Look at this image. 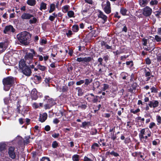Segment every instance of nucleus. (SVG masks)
Masks as SVG:
<instances>
[{
  "label": "nucleus",
  "mask_w": 161,
  "mask_h": 161,
  "mask_svg": "<svg viewBox=\"0 0 161 161\" xmlns=\"http://www.w3.org/2000/svg\"><path fill=\"white\" fill-rule=\"evenodd\" d=\"M32 34L27 31L22 32L17 35L18 41L22 45H28L30 43Z\"/></svg>",
  "instance_id": "f257e3e1"
},
{
  "label": "nucleus",
  "mask_w": 161,
  "mask_h": 161,
  "mask_svg": "<svg viewBox=\"0 0 161 161\" xmlns=\"http://www.w3.org/2000/svg\"><path fill=\"white\" fill-rule=\"evenodd\" d=\"M2 82L4 89L6 91H8L14 83V77L10 76L4 78Z\"/></svg>",
  "instance_id": "f03ea898"
},
{
  "label": "nucleus",
  "mask_w": 161,
  "mask_h": 161,
  "mask_svg": "<svg viewBox=\"0 0 161 161\" xmlns=\"http://www.w3.org/2000/svg\"><path fill=\"white\" fill-rule=\"evenodd\" d=\"M43 101L47 103L44 105V108L46 109H50L56 104L55 100L48 96L44 97Z\"/></svg>",
  "instance_id": "7ed1b4c3"
},
{
  "label": "nucleus",
  "mask_w": 161,
  "mask_h": 161,
  "mask_svg": "<svg viewBox=\"0 0 161 161\" xmlns=\"http://www.w3.org/2000/svg\"><path fill=\"white\" fill-rule=\"evenodd\" d=\"M30 50L31 53H26L24 56L25 60L28 64L31 63L33 62L34 56L37 54L34 49H30Z\"/></svg>",
  "instance_id": "20e7f679"
},
{
  "label": "nucleus",
  "mask_w": 161,
  "mask_h": 161,
  "mask_svg": "<svg viewBox=\"0 0 161 161\" xmlns=\"http://www.w3.org/2000/svg\"><path fill=\"white\" fill-rule=\"evenodd\" d=\"M86 96H87L86 99L90 103H96L98 101V96H95L92 93H88L87 95H86Z\"/></svg>",
  "instance_id": "39448f33"
},
{
  "label": "nucleus",
  "mask_w": 161,
  "mask_h": 161,
  "mask_svg": "<svg viewBox=\"0 0 161 161\" xmlns=\"http://www.w3.org/2000/svg\"><path fill=\"white\" fill-rule=\"evenodd\" d=\"M92 59V58L90 57L84 58H78L76 61L79 62H81L83 64H85L86 65H88L89 63L91 62Z\"/></svg>",
  "instance_id": "423d86ee"
},
{
  "label": "nucleus",
  "mask_w": 161,
  "mask_h": 161,
  "mask_svg": "<svg viewBox=\"0 0 161 161\" xmlns=\"http://www.w3.org/2000/svg\"><path fill=\"white\" fill-rule=\"evenodd\" d=\"M15 31V29L13 26L11 25H9L5 27L3 32L4 34H9L11 32L14 33Z\"/></svg>",
  "instance_id": "0eeeda50"
},
{
  "label": "nucleus",
  "mask_w": 161,
  "mask_h": 161,
  "mask_svg": "<svg viewBox=\"0 0 161 161\" xmlns=\"http://www.w3.org/2000/svg\"><path fill=\"white\" fill-rule=\"evenodd\" d=\"M15 149V147L12 146H10L8 149V153L9 156L13 159H15L16 158Z\"/></svg>",
  "instance_id": "6e6552de"
},
{
  "label": "nucleus",
  "mask_w": 161,
  "mask_h": 161,
  "mask_svg": "<svg viewBox=\"0 0 161 161\" xmlns=\"http://www.w3.org/2000/svg\"><path fill=\"white\" fill-rule=\"evenodd\" d=\"M102 7L104 8V12L107 14H109L111 12V8L110 7V2L108 1H107L106 3L104 6L102 5Z\"/></svg>",
  "instance_id": "1a4fd4ad"
},
{
  "label": "nucleus",
  "mask_w": 161,
  "mask_h": 161,
  "mask_svg": "<svg viewBox=\"0 0 161 161\" xmlns=\"http://www.w3.org/2000/svg\"><path fill=\"white\" fill-rule=\"evenodd\" d=\"M23 73L26 76H30L31 75V70L28 66H25V68L21 69Z\"/></svg>",
  "instance_id": "9d476101"
},
{
  "label": "nucleus",
  "mask_w": 161,
  "mask_h": 161,
  "mask_svg": "<svg viewBox=\"0 0 161 161\" xmlns=\"http://www.w3.org/2000/svg\"><path fill=\"white\" fill-rule=\"evenodd\" d=\"M33 15L29 13H24L21 16V18L23 20L30 19L31 17H33Z\"/></svg>",
  "instance_id": "9b49d317"
},
{
  "label": "nucleus",
  "mask_w": 161,
  "mask_h": 161,
  "mask_svg": "<svg viewBox=\"0 0 161 161\" xmlns=\"http://www.w3.org/2000/svg\"><path fill=\"white\" fill-rule=\"evenodd\" d=\"M152 9L148 7H146L144 8L143 12V14L146 16L150 15L152 13Z\"/></svg>",
  "instance_id": "f8f14e48"
},
{
  "label": "nucleus",
  "mask_w": 161,
  "mask_h": 161,
  "mask_svg": "<svg viewBox=\"0 0 161 161\" xmlns=\"http://www.w3.org/2000/svg\"><path fill=\"white\" fill-rule=\"evenodd\" d=\"M38 97L37 91L36 88H34L31 92V98L32 100H36Z\"/></svg>",
  "instance_id": "ddd939ff"
},
{
  "label": "nucleus",
  "mask_w": 161,
  "mask_h": 161,
  "mask_svg": "<svg viewBox=\"0 0 161 161\" xmlns=\"http://www.w3.org/2000/svg\"><path fill=\"white\" fill-rule=\"evenodd\" d=\"M137 86V84L136 83H134L130 86L128 88V92L131 93H134L136 90Z\"/></svg>",
  "instance_id": "4468645a"
},
{
  "label": "nucleus",
  "mask_w": 161,
  "mask_h": 161,
  "mask_svg": "<svg viewBox=\"0 0 161 161\" xmlns=\"http://www.w3.org/2000/svg\"><path fill=\"white\" fill-rule=\"evenodd\" d=\"M99 13L98 15V17L99 18L102 19L103 21V23L106 22L107 19L108 17L103 13L101 11L99 12Z\"/></svg>",
  "instance_id": "2eb2a0df"
},
{
  "label": "nucleus",
  "mask_w": 161,
  "mask_h": 161,
  "mask_svg": "<svg viewBox=\"0 0 161 161\" xmlns=\"http://www.w3.org/2000/svg\"><path fill=\"white\" fill-rule=\"evenodd\" d=\"M101 146V143H100L99 142H98V143H93L92 145L91 148L92 150L94 151H96L98 149L100 146Z\"/></svg>",
  "instance_id": "dca6fc26"
},
{
  "label": "nucleus",
  "mask_w": 161,
  "mask_h": 161,
  "mask_svg": "<svg viewBox=\"0 0 161 161\" xmlns=\"http://www.w3.org/2000/svg\"><path fill=\"white\" fill-rule=\"evenodd\" d=\"M149 131V130L148 129H143L142 130V138H144L145 137L146 138H147L148 136H150V135L149 134H148L147 136V135L146 132H148Z\"/></svg>",
  "instance_id": "f3484780"
},
{
  "label": "nucleus",
  "mask_w": 161,
  "mask_h": 161,
  "mask_svg": "<svg viewBox=\"0 0 161 161\" xmlns=\"http://www.w3.org/2000/svg\"><path fill=\"white\" fill-rule=\"evenodd\" d=\"M26 62L25 60L23 59L20 60L19 63V67L20 69H21L23 68H25V66H27L25 63Z\"/></svg>",
  "instance_id": "a211bd4d"
},
{
  "label": "nucleus",
  "mask_w": 161,
  "mask_h": 161,
  "mask_svg": "<svg viewBox=\"0 0 161 161\" xmlns=\"http://www.w3.org/2000/svg\"><path fill=\"white\" fill-rule=\"evenodd\" d=\"M101 45L102 47L104 46L105 49H112V46L108 45L104 41L101 42Z\"/></svg>",
  "instance_id": "6ab92c4d"
},
{
  "label": "nucleus",
  "mask_w": 161,
  "mask_h": 161,
  "mask_svg": "<svg viewBox=\"0 0 161 161\" xmlns=\"http://www.w3.org/2000/svg\"><path fill=\"white\" fill-rule=\"evenodd\" d=\"M42 77L40 76L36 75L34 76V82L36 84H38L41 82Z\"/></svg>",
  "instance_id": "aec40b11"
},
{
  "label": "nucleus",
  "mask_w": 161,
  "mask_h": 161,
  "mask_svg": "<svg viewBox=\"0 0 161 161\" xmlns=\"http://www.w3.org/2000/svg\"><path fill=\"white\" fill-rule=\"evenodd\" d=\"M129 75L128 74L125 72H122L120 75V77L123 80H128L129 79Z\"/></svg>",
  "instance_id": "412c9836"
},
{
  "label": "nucleus",
  "mask_w": 161,
  "mask_h": 161,
  "mask_svg": "<svg viewBox=\"0 0 161 161\" xmlns=\"http://www.w3.org/2000/svg\"><path fill=\"white\" fill-rule=\"evenodd\" d=\"M47 114L46 113H43L42 115L40 116L39 121L41 122H44L47 119Z\"/></svg>",
  "instance_id": "4be33fe9"
},
{
  "label": "nucleus",
  "mask_w": 161,
  "mask_h": 161,
  "mask_svg": "<svg viewBox=\"0 0 161 161\" xmlns=\"http://www.w3.org/2000/svg\"><path fill=\"white\" fill-rule=\"evenodd\" d=\"M149 105L150 107H153L154 108L158 106V102L157 101H151L150 102Z\"/></svg>",
  "instance_id": "5701e85b"
},
{
  "label": "nucleus",
  "mask_w": 161,
  "mask_h": 161,
  "mask_svg": "<svg viewBox=\"0 0 161 161\" xmlns=\"http://www.w3.org/2000/svg\"><path fill=\"white\" fill-rule=\"evenodd\" d=\"M91 125V122L90 121H84L82 123L80 127L81 128L86 129V127H88Z\"/></svg>",
  "instance_id": "b1692460"
},
{
  "label": "nucleus",
  "mask_w": 161,
  "mask_h": 161,
  "mask_svg": "<svg viewBox=\"0 0 161 161\" xmlns=\"http://www.w3.org/2000/svg\"><path fill=\"white\" fill-rule=\"evenodd\" d=\"M4 44L3 42L0 43V54L3 52L6 49V47L4 46Z\"/></svg>",
  "instance_id": "393cba45"
},
{
  "label": "nucleus",
  "mask_w": 161,
  "mask_h": 161,
  "mask_svg": "<svg viewBox=\"0 0 161 161\" xmlns=\"http://www.w3.org/2000/svg\"><path fill=\"white\" fill-rule=\"evenodd\" d=\"M111 15H114V19L115 21H117L118 19L120 18V16L119 15V13L118 12H116L114 14H112Z\"/></svg>",
  "instance_id": "a878e982"
},
{
  "label": "nucleus",
  "mask_w": 161,
  "mask_h": 161,
  "mask_svg": "<svg viewBox=\"0 0 161 161\" xmlns=\"http://www.w3.org/2000/svg\"><path fill=\"white\" fill-rule=\"evenodd\" d=\"M27 3L31 6H34L36 3V0H27Z\"/></svg>",
  "instance_id": "bb28decb"
},
{
  "label": "nucleus",
  "mask_w": 161,
  "mask_h": 161,
  "mask_svg": "<svg viewBox=\"0 0 161 161\" xmlns=\"http://www.w3.org/2000/svg\"><path fill=\"white\" fill-rule=\"evenodd\" d=\"M37 67L38 69L42 71H44L47 68L46 66L41 65L40 63L39 62L38 64L37 65Z\"/></svg>",
  "instance_id": "cd10ccee"
},
{
  "label": "nucleus",
  "mask_w": 161,
  "mask_h": 161,
  "mask_svg": "<svg viewBox=\"0 0 161 161\" xmlns=\"http://www.w3.org/2000/svg\"><path fill=\"white\" fill-rule=\"evenodd\" d=\"M147 39H143L142 41V43L143 45V47L144 49L147 50L148 47L147 45Z\"/></svg>",
  "instance_id": "c85d7f7f"
},
{
  "label": "nucleus",
  "mask_w": 161,
  "mask_h": 161,
  "mask_svg": "<svg viewBox=\"0 0 161 161\" xmlns=\"http://www.w3.org/2000/svg\"><path fill=\"white\" fill-rule=\"evenodd\" d=\"M55 5L54 3H52L50 4V9L49 10V13H52L55 10Z\"/></svg>",
  "instance_id": "c756f323"
},
{
  "label": "nucleus",
  "mask_w": 161,
  "mask_h": 161,
  "mask_svg": "<svg viewBox=\"0 0 161 161\" xmlns=\"http://www.w3.org/2000/svg\"><path fill=\"white\" fill-rule=\"evenodd\" d=\"M72 30L73 32H77L79 30V26L76 24L73 25L72 27Z\"/></svg>",
  "instance_id": "7c9ffc66"
},
{
  "label": "nucleus",
  "mask_w": 161,
  "mask_h": 161,
  "mask_svg": "<svg viewBox=\"0 0 161 161\" xmlns=\"http://www.w3.org/2000/svg\"><path fill=\"white\" fill-rule=\"evenodd\" d=\"M72 160L73 161H79L80 156L78 154H74L72 157Z\"/></svg>",
  "instance_id": "2f4dec72"
},
{
  "label": "nucleus",
  "mask_w": 161,
  "mask_h": 161,
  "mask_svg": "<svg viewBox=\"0 0 161 161\" xmlns=\"http://www.w3.org/2000/svg\"><path fill=\"white\" fill-rule=\"evenodd\" d=\"M52 147L53 148H56L59 146V143L56 141L53 142L52 143Z\"/></svg>",
  "instance_id": "473e14b6"
},
{
  "label": "nucleus",
  "mask_w": 161,
  "mask_h": 161,
  "mask_svg": "<svg viewBox=\"0 0 161 161\" xmlns=\"http://www.w3.org/2000/svg\"><path fill=\"white\" fill-rule=\"evenodd\" d=\"M47 4L44 2H42L41 3L40 9V10L42 9L45 10L47 9Z\"/></svg>",
  "instance_id": "72a5a7b5"
},
{
  "label": "nucleus",
  "mask_w": 161,
  "mask_h": 161,
  "mask_svg": "<svg viewBox=\"0 0 161 161\" xmlns=\"http://www.w3.org/2000/svg\"><path fill=\"white\" fill-rule=\"evenodd\" d=\"M74 14V13L73 11L70 10L67 12V15L69 18H74L75 17Z\"/></svg>",
  "instance_id": "f704fd0d"
},
{
  "label": "nucleus",
  "mask_w": 161,
  "mask_h": 161,
  "mask_svg": "<svg viewBox=\"0 0 161 161\" xmlns=\"http://www.w3.org/2000/svg\"><path fill=\"white\" fill-rule=\"evenodd\" d=\"M31 138L30 136H27L25 137V140L23 141V142L24 143L28 144L30 142L29 139Z\"/></svg>",
  "instance_id": "c9c22d12"
},
{
  "label": "nucleus",
  "mask_w": 161,
  "mask_h": 161,
  "mask_svg": "<svg viewBox=\"0 0 161 161\" xmlns=\"http://www.w3.org/2000/svg\"><path fill=\"white\" fill-rule=\"evenodd\" d=\"M6 145L4 143H0V152H2L5 149Z\"/></svg>",
  "instance_id": "e433bc0d"
},
{
  "label": "nucleus",
  "mask_w": 161,
  "mask_h": 161,
  "mask_svg": "<svg viewBox=\"0 0 161 161\" xmlns=\"http://www.w3.org/2000/svg\"><path fill=\"white\" fill-rule=\"evenodd\" d=\"M38 20V19L36 17H33L32 19L29 20V22L30 24H33L36 23Z\"/></svg>",
  "instance_id": "4c0bfd02"
},
{
  "label": "nucleus",
  "mask_w": 161,
  "mask_h": 161,
  "mask_svg": "<svg viewBox=\"0 0 161 161\" xmlns=\"http://www.w3.org/2000/svg\"><path fill=\"white\" fill-rule=\"evenodd\" d=\"M127 10L124 8H121L120 10V13L123 15H125L126 14Z\"/></svg>",
  "instance_id": "58836bf2"
},
{
  "label": "nucleus",
  "mask_w": 161,
  "mask_h": 161,
  "mask_svg": "<svg viewBox=\"0 0 161 161\" xmlns=\"http://www.w3.org/2000/svg\"><path fill=\"white\" fill-rule=\"evenodd\" d=\"M51 79L50 77L46 78L44 80L45 85L46 86H50L49 82Z\"/></svg>",
  "instance_id": "ea45409f"
},
{
  "label": "nucleus",
  "mask_w": 161,
  "mask_h": 161,
  "mask_svg": "<svg viewBox=\"0 0 161 161\" xmlns=\"http://www.w3.org/2000/svg\"><path fill=\"white\" fill-rule=\"evenodd\" d=\"M140 112V109L139 108H138L136 109H131L130 110V112L134 114H137V113Z\"/></svg>",
  "instance_id": "a19ab883"
},
{
  "label": "nucleus",
  "mask_w": 161,
  "mask_h": 161,
  "mask_svg": "<svg viewBox=\"0 0 161 161\" xmlns=\"http://www.w3.org/2000/svg\"><path fill=\"white\" fill-rule=\"evenodd\" d=\"M98 133L97 130L96 128H92L90 132V134L92 135H96Z\"/></svg>",
  "instance_id": "79ce46f5"
},
{
  "label": "nucleus",
  "mask_w": 161,
  "mask_h": 161,
  "mask_svg": "<svg viewBox=\"0 0 161 161\" xmlns=\"http://www.w3.org/2000/svg\"><path fill=\"white\" fill-rule=\"evenodd\" d=\"M114 132H111L110 133L111 137H108V138H110L113 140V141H114L117 138L116 136V134H114Z\"/></svg>",
  "instance_id": "37998d69"
},
{
  "label": "nucleus",
  "mask_w": 161,
  "mask_h": 161,
  "mask_svg": "<svg viewBox=\"0 0 161 161\" xmlns=\"http://www.w3.org/2000/svg\"><path fill=\"white\" fill-rule=\"evenodd\" d=\"M92 79H86L85 80V85L87 86L92 82Z\"/></svg>",
  "instance_id": "c03bdc74"
},
{
  "label": "nucleus",
  "mask_w": 161,
  "mask_h": 161,
  "mask_svg": "<svg viewBox=\"0 0 161 161\" xmlns=\"http://www.w3.org/2000/svg\"><path fill=\"white\" fill-rule=\"evenodd\" d=\"M155 16L158 18L161 17V8L155 12Z\"/></svg>",
  "instance_id": "a18cd8bd"
},
{
  "label": "nucleus",
  "mask_w": 161,
  "mask_h": 161,
  "mask_svg": "<svg viewBox=\"0 0 161 161\" xmlns=\"http://www.w3.org/2000/svg\"><path fill=\"white\" fill-rule=\"evenodd\" d=\"M126 65L128 66L130 68H132L134 65L133 62L132 60L126 61Z\"/></svg>",
  "instance_id": "49530a36"
},
{
  "label": "nucleus",
  "mask_w": 161,
  "mask_h": 161,
  "mask_svg": "<svg viewBox=\"0 0 161 161\" xmlns=\"http://www.w3.org/2000/svg\"><path fill=\"white\" fill-rule=\"evenodd\" d=\"M20 102L19 101H18L17 102V108L16 111H17V112L19 113H20L21 111L20 108L21 107V106L20 105Z\"/></svg>",
  "instance_id": "de8ad7c7"
},
{
  "label": "nucleus",
  "mask_w": 161,
  "mask_h": 161,
  "mask_svg": "<svg viewBox=\"0 0 161 161\" xmlns=\"http://www.w3.org/2000/svg\"><path fill=\"white\" fill-rule=\"evenodd\" d=\"M69 7V6L68 5H66L63 7L62 8V11L64 13L67 12L68 11V9Z\"/></svg>",
  "instance_id": "09e8293b"
},
{
  "label": "nucleus",
  "mask_w": 161,
  "mask_h": 161,
  "mask_svg": "<svg viewBox=\"0 0 161 161\" xmlns=\"http://www.w3.org/2000/svg\"><path fill=\"white\" fill-rule=\"evenodd\" d=\"M156 121L157 122V125H159L161 124V117L159 115H157L156 116Z\"/></svg>",
  "instance_id": "8fccbe9b"
},
{
  "label": "nucleus",
  "mask_w": 161,
  "mask_h": 161,
  "mask_svg": "<svg viewBox=\"0 0 161 161\" xmlns=\"http://www.w3.org/2000/svg\"><path fill=\"white\" fill-rule=\"evenodd\" d=\"M87 103L85 104H82L81 105H79L78 106L79 108H81L82 110H85L87 108Z\"/></svg>",
  "instance_id": "3c124183"
},
{
  "label": "nucleus",
  "mask_w": 161,
  "mask_h": 161,
  "mask_svg": "<svg viewBox=\"0 0 161 161\" xmlns=\"http://www.w3.org/2000/svg\"><path fill=\"white\" fill-rule=\"evenodd\" d=\"M100 86V83L99 81H95L93 84V86L94 87H96L97 88H98Z\"/></svg>",
  "instance_id": "603ef678"
},
{
  "label": "nucleus",
  "mask_w": 161,
  "mask_h": 161,
  "mask_svg": "<svg viewBox=\"0 0 161 161\" xmlns=\"http://www.w3.org/2000/svg\"><path fill=\"white\" fill-rule=\"evenodd\" d=\"M47 43V40L46 39L41 38L40 40V44L42 45L43 44H46Z\"/></svg>",
  "instance_id": "864d4df0"
},
{
  "label": "nucleus",
  "mask_w": 161,
  "mask_h": 161,
  "mask_svg": "<svg viewBox=\"0 0 161 161\" xmlns=\"http://www.w3.org/2000/svg\"><path fill=\"white\" fill-rule=\"evenodd\" d=\"M73 34L72 31L70 30H69L68 32L66 33V35L68 38L71 37Z\"/></svg>",
  "instance_id": "5fc2aeb1"
},
{
  "label": "nucleus",
  "mask_w": 161,
  "mask_h": 161,
  "mask_svg": "<svg viewBox=\"0 0 161 161\" xmlns=\"http://www.w3.org/2000/svg\"><path fill=\"white\" fill-rule=\"evenodd\" d=\"M109 55H105L103 57V58L105 62L107 63L109 58Z\"/></svg>",
  "instance_id": "6e6d98bb"
},
{
  "label": "nucleus",
  "mask_w": 161,
  "mask_h": 161,
  "mask_svg": "<svg viewBox=\"0 0 161 161\" xmlns=\"http://www.w3.org/2000/svg\"><path fill=\"white\" fill-rule=\"evenodd\" d=\"M121 53H126L127 52V49L126 47H121L120 49Z\"/></svg>",
  "instance_id": "4d7b16f0"
},
{
  "label": "nucleus",
  "mask_w": 161,
  "mask_h": 161,
  "mask_svg": "<svg viewBox=\"0 0 161 161\" xmlns=\"http://www.w3.org/2000/svg\"><path fill=\"white\" fill-rule=\"evenodd\" d=\"M99 141V142L102 143L101 144V145H102V146L105 147L107 146L106 143L105 142V140L104 139H100Z\"/></svg>",
  "instance_id": "13d9d810"
},
{
  "label": "nucleus",
  "mask_w": 161,
  "mask_h": 161,
  "mask_svg": "<svg viewBox=\"0 0 161 161\" xmlns=\"http://www.w3.org/2000/svg\"><path fill=\"white\" fill-rule=\"evenodd\" d=\"M131 142L130 138V137H128L125 138L124 141V143L125 144H127L130 143Z\"/></svg>",
  "instance_id": "bf43d9fd"
},
{
  "label": "nucleus",
  "mask_w": 161,
  "mask_h": 161,
  "mask_svg": "<svg viewBox=\"0 0 161 161\" xmlns=\"http://www.w3.org/2000/svg\"><path fill=\"white\" fill-rule=\"evenodd\" d=\"M59 136L60 135L59 133H53L52 135V137L54 138H58Z\"/></svg>",
  "instance_id": "052dcab7"
},
{
  "label": "nucleus",
  "mask_w": 161,
  "mask_h": 161,
  "mask_svg": "<svg viewBox=\"0 0 161 161\" xmlns=\"http://www.w3.org/2000/svg\"><path fill=\"white\" fill-rule=\"evenodd\" d=\"M103 87L102 88V90L103 91H105V90L108 89L109 87V86L108 84H103Z\"/></svg>",
  "instance_id": "680f3d73"
},
{
  "label": "nucleus",
  "mask_w": 161,
  "mask_h": 161,
  "mask_svg": "<svg viewBox=\"0 0 161 161\" xmlns=\"http://www.w3.org/2000/svg\"><path fill=\"white\" fill-rule=\"evenodd\" d=\"M110 154L115 157L119 156V154L118 153L115 152L114 151L111 152Z\"/></svg>",
  "instance_id": "e2e57ef3"
},
{
  "label": "nucleus",
  "mask_w": 161,
  "mask_h": 161,
  "mask_svg": "<svg viewBox=\"0 0 161 161\" xmlns=\"http://www.w3.org/2000/svg\"><path fill=\"white\" fill-rule=\"evenodd\" d=\"M68 90V88L67 86H63L61 90V91L63 92H67Z\"/></svg>",
  "instance_id": "0e129e2a"
},
{
  "label": "nucleus",
  "mask_w": 161,
  "mask_h": 161,
  "mask_svg": "<svg viewBox=\"0 0 161 161\" xmlns=\"http://www.w3.org/2000/svg\"><path fill=\"white\" fill-rule=\"evenodd\" d=\"M10 101V100L9 97H6L4 99V102L6 104H8Z\"/></svg>",
  "instance_id": "69168bd1"
},
{
  "label": "nucleus",
  "mask_w": 161,
  "mask_h": 161,
  "mask_svg": "<svg viewBox=\"0 0 161 161\" xmlns=\"http://www.w3.org/2000/svg\"><path fill=\"white\" fill-rule=\"evenodd\" d=\"M158 2L156 0H152L150 2V4L151 5H153L157 4Z\"/></svg>",
  "instance_id": "338daca9"
},
{
  "label": "nucleus",
  "mask_w": 161,
  "mask_h": 161,
  "mask_svg": "<svg viewBox=\"0 0 161 161\" xmlns=\"http://www.w3.org/2000/svg\"><path fill=\"white\" fill-rule=\"evenodd\" d=\"M40 161H51L49 158L48 157H43L42 158Z\"/></svg>",
  "instance_id": "774afa93"
}]
</instances>
